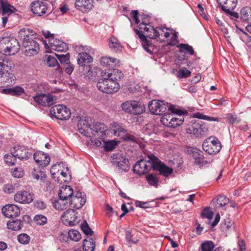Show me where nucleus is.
I'll return each instance as SVG.
<instances>
[{
	"label": "nucleus",
	"mask_w": 251,
	"mask_h": 251,
	"mask_svg": "<svg viewBox=\"0 0 251 251\" xmlns=\"http://www.w3.org/2000/svg\"><path fill=\"white\" fill-rule=\"evenodd\" d=\"M7 226L8 229L12 230L17 231L21 229L23 226L22 222L20 220H13L7 223Z\"/></svg>",
	"instance_id": "c9c22d12"
},
{
	"label": "nucleus",
	"mask_w": 251,
	"mask_h": 251,
	"mask_svg": "<svg viewBox=\"0 0 251 251\" xmlns=\"http://www.w3.org/2000/svg\"><path fill=\"white\" fill-rule=\"evenodd\" d=\"M33 158L37 164L42 167L48 165L50 162V157L42 151H36L33 155Z\"/></svg>",
	"instance_id": "b1692460"
},
{
	"label": "nucleus",
	"mask_w": 251,
	"mask_h": 251,
	"mask_svg": "<svg viewBox=\"0 0 251 251\" xmlns=\"http://www.w3.org/2000/svg\"><path fill=\"white\" fill-rule=\"evenodd\" d=\"M107 127L103 123L97 122L93 124V127H92V130L98 133L100 132L102 133L105 131H107Z\"/></svg>",
	"instance_id": "4c0bfd02"
},
{
	"label": "nucleus",
	"mask_w": 251,
	"mask_h": 251,
	"mask_svg": "<svg viewBox=\"0 0 251 251\" xmlns=\"http://www.w3.org/2000/svg\"><path fill=\"white\" fill-rule=\"evenodd\" d=\"M213 216V212L210 211L209 208L208 207L204 208L201 213V216L202 217L206 218L209 220L211 219Z\"/></svg>",
	"instance_id": "5fc2aeb1"
},
{
	"label": "nucleus",
	"mask_w": 251,
	"mask_h": 251,
	"mask_svg": "<svg viewBox=\"0 0 251 251\" xmlns=\"http://www.w3.org/2000/svg\"><path fill=\"white\" fill-rule=\"evenodd\" d=\"M116 72H118L116 70H113L112 72H107L106 70L101 72V78L99 79L97 83V87L100 91L106 94H112L118 91L120 84L115 74Z\"/></svg>",
	"instance_id": "f257e3e1"
},
{
	"label": "nucleus",
	"mask_w": 251,
	"mask_h": 251,
	"mask_svg": "<svg viewBox=\"0 0 251 251\" xmlns=\"http://www.w3.org/2000/svg\"><path fill=\"white\" fill-rule=\"evenodd\" d=\"M81 229L83 233L87 235L91 236L93 233L86 220L83 221L81 223Z\"/></svg>",
	"instance_id": "37998d69"
},
{
	"label": "nucleus",
	"mask_w": 251,
	"mask_h": 251,
	"mask_svg": "<svg viewBox=\"0 0 251 251\" xmlns=\"http://www.w3.org/2000/svg\"><path fill=\"white\" fill-rule=\"evenodd\" d=\"M35 206L40 209H44L47 206V204L43 201L38 200L35 202Z\"/></svg>",
	"instance_id": "69168bd1"
},
{
	"label": "nucleus",
	"mask_w": 251,
	"mask_h": 251,
	"mask_svg": "<svg viewBox=\"0 0 251 251\" xmlns=\"http://www.w3.org/2000/svg\"><path fill=\"white\" fill-rule=\"evenodd\" d=\"M130 14L133 20L135 21L134 25L131 23V26L132 27L135 33L138 35L139 39L141 40V27H140V25H139L138 26L139 28H138L136 26V25H137L140 22V20L139 19V13L138 10H132L131 11Z\"/></svg>",
	"instance_id": "a878e982"
},
{
	"label": "nucleus",
	"mask_w": 251,
	"mask_h": 251,
	"mask_svg": "<svg viewBox=\"0 0 251 251\" xmlns=\"http://www.w3.org/2000/svg\"><path fill=\"white\" fill-rule=\"evenodd\" d=\"M118 142L115 140H110L105 143L104 148L106 151H111L115 148Z\"/></svg>",
	"instance_id": "3c124183"
},
{
	"label": "nucleus",
	"mask_w": 251,
	"mask_h": 251,
	"mask_svg": "<svg viewBox=\"0 0 251 251\" xmlns=\"http://www.w3.org/2000/svg\"><path fill=\"white\" fill-rule=\"evenodd\" d=\"M177 48L179 50V52L181 53L187 52L190 55H194L195 53L193 47L188 44H180L177 45Z\"/></svg>",
	"instance_id": "e433bc0d"
},
{
	"label": "nucleus",
	"mask_w": 251,
	"mask_h": 251,
	"mask_svg": "<svg viewBox=\"0 0 251 251\" xmlns=\"http://www.w3.org/2000/svg\"><path fill=\"white\" fill-rule=\"evenodd\" d=\"M201 123V121L192 120L188 125V127L186 128L187 133L199 136L201 134V131L207 130V128Z\"/></svg>",
	"instance_id": "2eb2a0df"
},
{
	"label": "nucleus",
	"mask_w": 251,
	"mask_h": 251,
	"mask_svg": "<svg viewBox=\"0 0 251 251\" xmlns=\"http://www.w3.org/2000/svg\"><path fill=\"white\" fill-rule=\"evenodd\" d=\"M161 122L165 126L176 128L182 125L184 122L183 116L180 117H175L172 114H166L161 118Z\"/></svg>",
	"instance_id": "9b49d317"
},
{
	"label": "nucleus",
	"mask_w": 251,
	"mask_h": 251,
	"mask_svg": "<svg viewBox=\"0 0 251 251\" xmlns=\"http://www.w3.org/2000/svg\"><path fill=\"white\" fill-rule=\"evenodd\" d=\"M110 128L114 132V134L117 136H120L121 134L126 133V130L123 128L121 125L116 122H113L110 124Z\"/></svg>",
	"instance_id": "72a5a7b5"
},
{
	"label": "nucleus",
	"mask_w": 251,
	"mask_h": 251,
	"mask_svg": "<svg viewBox=\"0 0 251 251\" xmlns=\"http://www.w3.org/2000/svg\"><path fill=\"white\" fill-rule=\"evenodd\" d=\"M148 107L152 114L156 115L164 114L170 109L168 103L159 100L151 101L148 104Z\"/></svg>",
	"instance_id": "423d86ee"
},
{
	"label": "nucleus",
	"mask_w": 251,
	"mask_h": 251,
	"mask_svg": "<svg viewBox=\"0 0 251 251\" xmlns=\"http://www.w3.org/2000/svg\"><path fill=\"white\" fill-rule=\"evenodd\" d=\"M222 227L223 229L226 231L231 230L234 229V223L229 218L225 220L222 224Z\"/></svg>",
	"instance_id": "79ce46f5"
},
{
	"label": "nucleus",
	"mask_w": 251,
	"mask_h": 251,
	"mask_svg": "<svg viewBox=\"0 0 251 251\" xmlns=\"http://www.w3.org/2000/svg\"><path fill=\"white\" fill-rule=\"evenodd\" d=\"M191 74V71L185 68H183L177 71L176 76L179 78H186L189 76Z\"/></svg>",
	"instance_id": "8fccbe9b"
},
{
	"label": "nucleus",
	"mask_w": 251,
	"mask_h": 251,
	"mask_svg": "<svg viewBox=\"0 0 251 251\" xmlns=\"http://www.w3.org/2000/svg\"><path fill=\"white\" fill-rule=\"evenodd\" d=\"M131 233L129 231H126V241L129 244H136L139 242V240L133 241L132 240Z\"/></svg>",
	"instance_id": "e2e57ef3"
},
{
	"label": "nucleus",
	"mask_w": 251,
	"mask_h": 251,
	"mask_svg": "<svg viewBox=\"0 0 251 251\" xmlns=\"http://www.w3.org/2000/svg\"><path fill=\"white\" fill-rule=\"evenodd\" d=\"M34 220L36 224L39 225H44L47 222V218L42 215H36L34 218Z\"/></svg>",
	"instance_id": "6e6d98bb"
},
{
	"label": "nucleus",
	"mask_w": 251,
	"mask_h": 251,
	"mask_svg": "<svg viewBox=\"0 0 251 251\" xmlns=\"http://www.w3.org/2000/svg\"><path fill=\"white\" fill-rule=\"evenodd\" d=\"M141 159L138 160L134 165L133 167V171L135 174L138 175L139 176H141Z\"/></svg>",
	"instance_id": "13d9d810"
},
{
	"label": "nucleus",
	"mask_w": 251,
	"mask_h": 251,
	"mask_svg": "<svg viewBox=\"0 0 251 251\" xmlns=\"http://www.w3.org/2000/svg\"><path fill=\"white\" fill-rule=\"evenodd\" d=\"M122 109L126 112L134 115L141 114V107L140 101L128 100L121 104Z\"/></svg>",
	"instance_id": "f8f14e48"
},
{
	"label": "nucleus",
	"mask_w": 251,
	"mask_h": 251,
	"mask_svg": "<svg viewBox=\"0 0 251 251\" xmlns=\"http://www.w3.org/2000/svg\"><path fill=\"white\" fill-rule=\"evenodd\" d=\"M109 47L112 51L115 52H121L122 50V46L119 40L112 36L109 39Z\"/></svg>",
	"instance_id": "c85d7f7f"
},
{
	"label": "nucleus",
	"mask_w": 251,
	"mask_h": 251,
	"mask_svg": "<svg viewBox=\"0 0 251 251\" xmlns=\"http://www.w3.org/2000/svg\"><path fill=\"white\" fill-rule=\"evenodd\" d=\"M75 7L83 13L88 12L93 7V0H75Z\"/></svg>",
	"instance_id": "5701e85b"
},
{
	"label": "nucleus",
	"mask_w": 251,
	"mask_h": 251,
	"mask_svg": "<svg viewBox=\"0 0 251 251\" xmlns=\"http://www.w3.org/2000/svg\"><path fill=\"white\" fill-rule=\"evenodd\" d=\"M16 158L13 152L10 154L5 155L4 157L6 163L9 166H13L15 164Z\"/></svg>",
	"instance_id": "c03bdc74"
},
{
	"label": "nucleus",
	"mask_w": 251,
	"mask_h": 251,
	"mask_svg": "<svg viewBox=\"0 0 251 251\" xmlns=\"http://www.w3.org/2000/svg\"><path fill=\"white\" fill-rule=\"evenodd\" d=\"M146 160L150 162L153 166V168L158 170L160 174L164 176H168L173 172V169L172 168L167 166L153 154H149L147 156V159Z\"/></svg>",
	"instance_id": "39448f33"
},
{
	"label": "nucleus",
	"mask_w": 251,
	"mask_h": 251,
	"mask_svg": "<svg viewBox=\"0 0 251 251\" xmlns=\"http://www.w3.org/2000/svg\"><path fill=\"white\" fill-rule=\"evenodd\" d=\"M143 145L142 144V165H144V170L143 173H146L148 170L153 168L152 164L150 162H149L147 159V156L149 154H152L151 152H145L143 150Z\"/></svg>",
	"instance_id": "7c9ffc66"
},
{
	"label": "nucleus",
	"mask_w": 251,
	"mask_h": 251,
	"mask_svg": "<svg viewBox=\"0 0 251 251\" xmlns=\"http://www.w3.org/2000/svg\"><path fill=\"white\" fill-rule=\"evenodd\" d=\"M62 221L66 225L74 226L78 223L77 221V216L75 211L74 209H69L66 212H64L62 215Z\"/></svg>",
	"instance_id": "a211bd4d"
},
{
	"label": "nucleus",
	"mask_w": 251,
	"mask_h": 251,
	"mask_svg": "<svg viewBox=\"0 0 251 251\" xmlns=\"http://www.w3.org/2000/svg\"><path fill=\"white\" fill-rule=\"evenodd\" d=\"M206 140L203 143V150L209 154H216L221 149V144L217 138H214L212 140Z\"/></svg>",
	"instance_id": "9d476101"
},
{
	"label": "nucleus",
	"mask_w": 251,
	"mask_h": 251,
	"mask_svg": "<svg viewBox=\"0 0 251 251\" xmlns=\"http://www.w3.org/2000/svg\"><path fill=\"white\" fill-rule=\"evenodd\" d=\"M112 158L113 165L118 167L119 169L125 172L128 171L129 170V161L126 157L120 154H113Z\"/></svg>",
	"instance_id": "4468645a"
},
{
	"label": "nucleus",
	"mask_w": 251,
	"mask_h": 251,
	"mask_svg": "<svg viewBox=\"0 0 251 251\" xmlns=\"http://www.w3.org/2000/svg\"><path fill=\"white\" fill-rule=\"evenodd\" d=\"M24 174L23 170L21 168H15L12 172V175L14 177L21 178Z\"/></svg>",
	"instance_id": "4d7b16f0"
},
{
	"label": "nucleus",
	"mask_w": 251,
	"mask_h": 251,
	"mask_svg": "<svg viewBox=\"0 0 251 251\" xmlns=\"http://www.w3.org/2000/svg\"><path fill=\"white\" fill-rule=\"evenodd\" d=\"M93 60V57L86 52H81L79 53L77 59L78 64L82 66H85L86 64L92 62Z\"/></svg>",
	"instance_id": "c756f323"
},
{
	"label": "nucleus",
	"mask_w": 251,
	"mask_h": 251,
	"mask_svg": "<svg viewBox=\"0 0 251 251\" xmlns=\"http://www.w3.org/2000/svg\"><path fill=\"white\" fill-rule=\"evenodd\" d=\"M69 201L64 200L62 198H59V199L53 202V207L57 210H63L67 208L69 205Z\"/></svg>",
	"instance_id": "2f4dec72"
},
{
	"label": "nucleus",
	"mask_w": 251,
	"mask_h": 251,
	"mask_svg": "<svg viewBox=\"0 0 251 251\" xmlns=\"http://www.w3.org/2000/svg\"><path fill=\"white\" fill-rule=\"evenodd\" d=\"M47 62L49 67H54L57 64L56 59L50 55L48 57Z\"/></svg>",
	"instance_id": "052dcab7"
},
{
	"label": "nucleus",
	"mask_w": 251,
	"mask_h": 251,
	"mask_svg": "<svg viewBox=\"0 0 251 251\" xmlns=\"http://www.w3.org/2000/svg\"><path fill=\"white\" fill-rule=\"evenodd\" d=\"M187 153L194 159V163L200 166H203L207 163L204 159L203 152L197 148L189 147L187 150Z\"/></svg>",
	"instance_id": "ddd939ff"
},
{
	"label": "nucleus",
	"mask_w": 251,
	"mask_h": 251,
	"mask_svg": "<svg viewBox=\"0 0 251 251\" xmlns=\"http://www.w3.org/2000/svg\"><path fill=\"white\" fill-rule=\"evenodd\" d=\"M0 13L2 11L3 15L7 14L10 15L13 12V9H14V7L13 6L5 2L3 0H0Z\"/></svg>",
	"instance_id": "473e14b6"
},
{
	"label": "nucleus",
	"mask_w": 251,
	"mask_h": 251,
	"mask_svg": "<svg viewBox=\"0 0 251 251\" xmlns=\"http://www.w3.org/2000/svg\"><path fill=\"white\" fill-rule=\"evenodd\" d=\"M86 201L85 196L80 192H77L75 196L72 197V199L70 201V204L72 207L76 208H81L85 203Z\"/></svg>",
	"instance_id": "aec40b11"
},
{
	"label": "nucleus",
	"mask_w": 251,
	"mask_h": 251,
	"mask_svg": "<svg viewBox=\"0 0 251 251\" xmlns=\"http://www.w3.org/2000/svg\"><path fill=\"white\" fill-rule=\"evenodd\" d=\"M18 241L22 244H28L30 240V237L25 233L20 234L18 236Z\"/></svg>",
	"instance_id": "603ef678"
},
{
	"label": "nucleus",
	"mask_w": 251,
	"mask_h": 251,
	"mask_svg": "<svg viewBox=\"0 0 251 251\" xmlns=\"http://www.w3.org/2000/svg\"><path fill=\"white\" fill-rule=\"evenodd\" d=\"M49 44L51 50L58 52H66L68 50V47L66 43L57 39H50Z\"/></svg>",
	"instance_id": "412c9836"
},
{
	"label": "nucleus",
	"mask_w": 251,
	"mask_h": 251,
	"mask_svg": "<svg viewBox=\"0 0 251 251\" xmlns=\"http://www.w3.org/2000/svg\"><path fill=\"white\" fill-rule=\"evenodd\" d=\"M25 93L24 89L20 86H15L11 88L12 96H21Z\"/></svg>",
	"instance_id": "864d4df0"
},
{
	"label": "nucleus",
	"mask_w": 251,
	"mask_h": 251,
	"mask_svg": "<svg viewBox=\"0 0 251 251\" xmlns=\"http://www.w3.org/2000/svg\"><path fill=\"white\" fill-rule=\"evenodd\" d=\"M239 251H246V246L244 241L243 239H239L237 242Z\"/></svg>",
	"instance_id": "774afa93"
},
{
	"label": "nucleus",
	"mask_w": 251,
	"mask_h": 251,
	"mask_svg": "<svg viewBox=\"0 0 251 251\" xmlns=\"http://www.w3.org/2000/svg\"><path fill=\"white\" fill-rule=\"evenodd\" d=\"M95 246V242L93 238H90L88 240H84L83 245L84 251H94Z\"/></svg>",
	"instance_id": "f704fd0d"
},
{
	"label": "nucleus",
	"mask_w": 251,
	"mask_h": 251,
	"mask_svg": "<svg viewBox=\"0 0 251 251\" xmlns=\"http://www.w3.org/2000/svg\"><path fill=\"white\" fill-rule=\"evenodd\" d=\"M201 247L202 251H212L215 246L212 241H206L201 244Z\"/></svg>",
	"instance_id": "ea45409f"
},
{
	"label": "nucleus",
	"mask_w": 251,
	"mask_h": 251,
	"mask_svg": "<svg viewBox=\"0 0 251 251\" xmlns=\"http://www.w3.org/2000/svg\"><path fill=\"white\" fill-rule=\"evenodd\" d=\"M34 101L44 106H50L56 103L57 98L51 94L40 93L33 97Z\"/></svg>",
	"instance_id": "1a4fd4ad"
},
{
	"label": "nucleus",
	"mask_w": 251,
	"mask_h": 251,
	"mask_svg": "<svg viewBox=\"0 0 251 251\" xmlns=\"http://www.w3.org/2000/svg\"><path fill=\"white\" fill-rule=\"evenodd\" d=\"M3 215L8 218H13L17 217L20 213V210L17 205L14 204H7L2 208Z\"/></svg>",
	"instance_id": "6ab92c4d"
},
{
	"label": "nucleus",
	"mask_w": 251,
	"mask_h": 251,
	"mask_svg": "<svg viewBox=\"0 0 251 251\" xmlns=\"http://www.w3.org/2000/svg\"><path fill=\"white\" fill-rule=\"evenodd\" d=\"M69 237L70 239L75 241H78L81 238L80 233L76 230H71L68 232Z\"/></svg>",
	"instance_id": "09e8293b"
},
{
	"label": "nucleus",
	"mask_w": 251,
	"mask_h": 251,
	"mask_svg": "<svg viewBox=\"0 0 251 251\" xmlns=\"http://www.w3.org/2000/svg\"><path fill=\"white\" fill-rule=\"evenodd\" d=\"M56 57L58 58L59 61L61 63H66L67 64H69L70 63V54L67 53L65 54H59V53H55L54 54Z\"/></svg>",
	"instance_id": "a18cd8bd"
},
{
	"label": "nucleus",
	"mask_w": 251,
	"mask_h": 251,
	"mask_svg": "<svg viewBox=\"0 0 251 251\" xmlns=\"http://www.w3.org/2000/svg\"><path fill=\"white\" fill-rule=\"evenodd\" d=\"M221 9L226 15L238 18V14L233 10L237 6V0H217Z\"/></svg>",
	"instance_id": "6e6552de"
},
{
	"label": "nucleus",
	"mask_w": 251,
	"mask_h": 251,
	"mask_svg": "<svg viewBox=\"0 0 251 251\" xmlns=\"http://www.w3.org/2000/svg\"><path fill=\"white\" fill-rule=\"evenodd\" d=\"M50 114L60 120H67L71 115L70 110L65 105L59 104L53 106L50 109Z\"/></svg>",
	"instance_id": "0eeeda50"
},
{
	"label": "nucleus",
	"mask_w": 251,
	"mask_h": 251,
	"mask_svg": "<svg viewBox=\"0 0 251 251\" xmlns=\"http://www.w3.org/2000/svg\"><path fill=\"white\" fill-rule=\"evenodd\" d=\"M157 29L159 33L158 37L161 36V37H164L166 39H168L170 37L171 32L170 29L162 26L158 27Z\"/></svg>",
	"instance_id": "a19ab883"
},
{
	"label": "nucleus",
	"mask_w": 251,
	"mask_h": 251,
	"mask_svg": "<svg viewBox=\"0 0 251 251\" xmlns=\"http://www.w3.org/2000/svg\"><path fill=\"white\" fill-rule=\"evenodd\" d=\"M111 58L107 57H102L100 59V64L103 66H110Z\"/></svg>",
	"instance_id": "0e129e2a"
},
{
	"label": "nucleus",
	"mask_w": 251,
	"mask_h": 251,
	"mask_svg": "<svg viewBox=\"0 0 251 251\" xmlns=\"http://www.w3.org/2000/svg\"><path fill=\"white\" fill-rule=\"evenodd\" d=\"M7 47L8 48L7 54L8 55H14L18 51V43L15 39H10L8 38V41H6Z\"/></svg>",
	"instance_id": "cd10ccee"
},
{
	"label": "nucleus",
	"mask_w": 251,
	"mask_h": 251,
	"mask_svg": "<svg viewBox=\"0 0 251 251\" xmlns=\"http://www.w3.org/2000/svg\"><path fill=\"white\" fill-rule=\"evenodd\" d=\"M32 12L38 16H42L46 14L48 9L47 4L41 0L33 1L30 4Z\"/></svg>",
	"instance_id": "dca6fc26"
},
{
	"label": "nucleus",
	"mask_w": 251,
	"mask_h": 251,
	"mask_svg": "<svg viewBox=\"0 0 251 251\" xmlns=\"http://www.w3.org/2000/svg\"><path fill=\"white\" fill-rule=\"evenodd\" d=\"M14 67V64L11 60L7 59L0 60V87L14 80L15 76L12 72Z\"/></svg>",
	"instance_id": "f03ea898"
},
{
	"label": "nucleus",
	"mask_w": 251,
	"mask_h": 251,
	"mask_svg": "<svg viewBox=\"0 0 251 251\" xmlns=\"http://www.w3.org/2000/svg\"><path fill=\"white\" fill-rule=\"evenodd\" d=\"M218 203L221 206H225L227 205L229 201L225 196H220L218 199Z\"/></svg>",
	"instance_id": "bf43d9fd"
},
{
	"label": "nucleus",
	"mask_w": 251,
	"mask_h": 251,
	"mask_svg": "<svg viewBox=\"0 0 251 251\" xmlns=\"http://www.w3.org/2000/svg\"><path fill=\"white\" fill-rule=\"evenodd\" d=\"M16 157L20 160L27 159L31 157L32 154L23 146H16L13 151Z\"/></svg>",
	"instance_id": "393cba45"
},
{
	"label": "nucleus",
	"mask_w": 251,
	"mask_h": 251,
	"mask_svg": "<svg viewBox=\"0 0 251 251\" xmlns=\"http://www.w3.org/2000/svg\"><path fill=\"white\" fill-rule=\"evenodd\" d=\"M16 201L21 203H29L33 200L32 195L28 191H20L14 196Z\"/></svg>",
	"instance_id": "4be33fe9"
},
{
	"label": "nucleus",
	"mask_w": 251,
	"mask_h": 251,
	"mask_svg": "<svg viewBox=\"0 0 251 251\" xmlns=\"http://www.w3.org/2000/svg\"><path fill=\"white\" fill-rule=\"evenodd\" d=\"M90 118L84 117L81 118L78 121L77 127L79 132L83 135L90 136V132L92 130V127L89 123Z\"/></svg>",
	"instance_id": "f3484780"
},
{
	"label": "nucleus",
	"mask_w": 251,
	"mask_h": 251,
	"mask_svg": "<svg viewBox=\"0 0 251 251\" xmlns=\"http://www.w3.org/2000/svg\"><path fill=\"white\" fill-rule=\"evenodd\" d=\"M19 35L24 37L23 46L26 48L25 54L26 56H33L36 55L39 51V45L36 40L33 39V35L26 34L25 29H21Z\"/></svg>",
	"instance_id": "7ed1b4c3"
},
{
	"label": "nucleus",
	"mask_w": 251,
	"mask_h": 251,
	"mask_svg": "<svg viewBox=\"0 0 251 251\" xmlns=\"http://www.w3.org/2000/svg\"><path fill=\"white\" fill-rule=\"evenodd\" d=\"M6 41H8V38H3L0 40V53L7 55L8 48L6 43Z\"/></svg>",
	"instance_id": "49530a36"
},
{
	"label": "nucleus",
	"mask_w": 251,
	"mask_h": 251,
	"mask_svg": "<svg viewBox=\"0 0 251 251\" xmlns=\"http://www.w3.org/2000/svg\"><path fill=\"white\" fill-rule=\"evenodd\" d=\"M59 198H62L64 200H66L70 202L73 197V189L70 186H66L63 187L60 189L59 193H58Z\"/></svg>",
	"instance_id": "bb28decb"
},
{
	"label": "nucleus",
	"mask_w": 251,
	"mask_h": 251,
	"mask_svg": "<svg viewBox=\"0 0 251 251\" xmlns=\"http://www.w3.org/2000/svg\"><path fill=\"white\" fill-rule=\"evenodd\" d=\"M32 175L33 177L38 180L40 178L41 180H44V178H46V174H45L43 172L41 171V170H38L36 169H34L33 171L32 172Z\"/></svg>",
	"instance_id": "de8ad7c7"
},
{
	"label": "nucleus",
	"mask_w": 251,
	"mask_h": 251,
	"mask_svg": "<svg viewBox=\"0 0 251 251\" xmlns=\"http://www.w3.org/2000/svg\"><path fill=\"white\" fill-rule=\"evenodd\" d=\"M249 14H250V11L247 8H243L241 10V18L245 21V20L248 19L247 16Z\"/></svg>",
	"instance_id": "338daca9"
},
{
	"label": "nucleus",
	"mask_w": 251,
	"mask_h": 251,
	"mask_svg": "<svg viewBox=\"0 0 251 251\" xmlns=\"http://www.w3.org/2000/svg\"><path fill=\"white\" fill-rule=\"evenodd\" d=\"M150 17L148 15L142 14V25H144L143 27L144 30L142 31V42L146 38L150 39H155L158 37V33L157 29H155L152 25L149 24Z\"/></svg>",
	"instance_id": "20e7f679"
},
{
	"label": "nucleus",
	"mask_w": 251,
	"mask_h": 251,
	"mask_svg": "<svg viewBox=\"0 0 251 251\" xmlns=\"http://www.w3.org/2000/svg\"><path fill=\"white\" fill-rule=\"evenodd\" d=\"M146 179L148 183L151 186L157 187L158 179L155 174H148L146 176Z\"/></svg>",
	"instance_id": "58836bf2"
},
{
	"label": "nucleus",
	"mask_w": 251,
	"mask_h": 251,
	"mask_svg": "<svg viewBox=\"0 0 251 251\" xmlns=\"http://www.w3.org/2000/svg\"><path fill=\"white\" fill-rule=\"evenodd\" d=\"M15 187L11 184H7L4 185L3 190L5 193L11 194L14 193Z\"/></svg>",
	"instance_id": "680f3d73"
}]
</instances>
